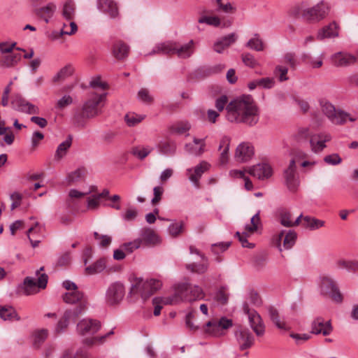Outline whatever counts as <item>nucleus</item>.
Returning <instances> with one entry per match:
<instances>
[{"label": "nucleus", "mask_w": 358, "mask_h": 358, "mask_svg": "<svg viewBox=\"0 0 358 358\" xmlns=\"http://www.w3.org/2000/svg\"><path fill=\"white\" fill-rule=\"evenodd\" d=\"M204 297L203 289L198 285L191 283H182L178 285L175 294L164 299L165 304H176L181 301H194Z\"/></svg>", "instance_id": "f257e3e1"}, {"label": "nucleus", "mask_w": 358, "mask_h": 358, "mask_svg": "<svg viewBox=\"0 0 358 358\" xmlns=\"http://www.w3.org/2000/svg\"><path fill=\"white\" fill-rule=\"evenodd\" d=\"M194 52V42L190 40L187 43L180 45L177 42L167 41L156 45L150 55L154 54L173 55L176 54L180 58H188Z\"/></svg>", "instance_id": "f03ea898"}, {"label": "nucleus", "mask_w": 358, "mask_h": 358, "mask_svg": "<svg viewBox=\"0 0 358 358\" xmlns=\"http://www.w3.org/2000/svg\"><path fill=\"white\" fill-rule=\"evenodd\" d=\"M329 11L328 4L321 1L312 7H308L302 3L295 8V14L309 22H317L325 18Z\"/></svg>", "instance_id": "7ed1b4c3"}, {"label": "nucleus", "mask_w": 358, "mask_h": 358, "mask_svg": "<svg viewBox=\"0 0 358 358\" xmlns=\"http://www.w3.org/2000/svg\"><path fill=\"white\" fill-rule=\"evenodd\" d=\"M42 270H43V267L36 271L37 281L31 277H27L24 279V295H34L38 293L41 289H45L48 276L45 273H41L40 271Z\"/></svg>", "instance_id": "20e7f679"}, {"label": "nucleus", "mask_w": 358, "mask_h": 358, "mask_svg": "<svg viewBox=\"0 0 358 358\" xmlns=\"http://www.w3.org/2000/svg\"><path fill=\"white\" fill-rule=\"evenodd\" d=\"M62 298L65 303L76 305L75 308L68 309L69 310L73 311L75 316H79L87 308V299L84 294L78 289L65 293Z\"/></svg>", "instance_id": "39448f33"}, {"label": "nucleus", "mask_w": 358, "mask_h": 358, "mask_svg": "<svg viewBox=\"0 0 358 358\" xmlns=\"http://www.w3.org/2000/svg\"><path fill=\"white\" fill-rule=\"evenodd\" d=\"M227 112H255L257 107L250 95H242L227 105Z\"/></svg>", "instance_id": "423d86ee"}, {"label": "nucleus", "mask_w": 358, "mask_h": 358, "mask_svg": "<svg viewBox=\"0 0 358 358\" xmlns=\"http://www.w3.org/2000/svg\"><path fill=\"white\" fill-rule=\"evenodd\" d=\"M320 289L322 294L329 296L336 303H341L343 296L336 282L327 275L320 277Z\"/></svg>", "instance_id": "0eeeda50"}, {"label": "nucleus", "mask_w": 358, "mask_h": 358, "mask_svg": "<svg viewBox=\"0 0 358 358\" xmlns=\"http://www.w3.org/2000/svg\"><path fill=\"white\" fill-rule=\"evenodd\" d=\"M283 178L287 188L291 192H296L300 184L299 174L296 172V159H292L283 172Z\"/></svg>", "instance_id": "6e6552de"}, {"label": "nucleus", "mask_w": 358, "mask_h": 358, "mask_svg": "<svg viewBox=\"0 0 358 358\" xmlns=\"http://www.w3.org/2000/svg\"><path fill=\"white\" fill-rule=\"evenodd\" d=\"M244 313L248 315L251 328L257 336H262L264 334L265 327L259 314L255 310H250L247 302L243 305Z\"/></svg>", "instance_id": "1a4fd4ad"}, {"label": "nucleus", "mask_w": 358, "mask_h": 358, "mask_svg": "<svg viewBox=\"0 0 358 358\" xmlns=\"http://www.w3.org/2000/svg\"><path fill=\"white\" fill-rule=\"evenodd\" d=\"M260 224V217H259V213H257L255 215H254L251 220H250V224H248L245 227V232H243L241 234L240 232L237 231L235 234V236H236L241 243L242 244V246L244 248H252L254 247V245L252 243H250L248 241V234H252L254 232H255L258 229V225Z\"/></svg>", "instance_id": "9d476101"}, {"label": "nucleus", "mask_w": 358, "mask_h": 358, "mask_svg": "<svg viewBox=\"0 0 358 358\" xmlns=\"http://www.w3.org/2000/svg\"><path fill=\"white\" fill-rule=\"evenodd\" d=\"M255 155L253 145L248 141L239 143L235 149L234 159L238 163L250 162Z\"/></svg>", "instance_id": "9b49d317"}, {"label": "nucleus", "mask_w": 358, "mask_h": 358, "mask_svg": "<svg viewBox=\"0 0 358 358\" xmlns=\"http://www.w3.org/2000/svg\"><path fill=\"white\" fill-rule=\"evenodd\" d=\"M226 119L231 123L253 126L258 122L259 117L258 113H226Z\"/></svg>", "instance_id": "f8f14e48"}, {"label": "nucleus", "mask_w": 358, "mask_h": 358, "mask_svg": "<svg viewBox=\"0 0 358 358\" xmlns=\"http://www.w3.org/2000/svg\"><path fill=\"white\" fill-rule=\"evenodd\" d=\"M125 294L124 285L120 282L112 284L106 292V301L109 305H115L120 303Z\"/></svg>", "instance_id": "ddd939ff"}, {"label": "nucleus", "mask_w": 358, "mask_h": 358, "mask_svg": "<svg viewBox=\"0 0 358 358\" xmlns=\"http://www.w3.org/2000/svg\"><path fill=\"white\" fill-rule=\"evenodd\" d=\"M247 172L258 178L259 180H266L273 175V169L270 164L262 163L254 165L247 169Z\"/></svg>", "instance_id": "4468645a"}, {"label": "nucleus", "mask_w": 358, "mask_h": 358, "mask_svg": "<svg viewBox=\"0 0 358 358\" xmlns=\"http://www.w3.org/2000/svg\"><path fill=\"white\" fill-rule=\"evenodd\" d=\"M101 323L96 320L83 319L77 324V331L80 335H92L98 331Z\"/></svg>", "instance_id": "2eb2a0df"}, {"label": "nucleus", "mask_w": 358, "mask_h": 358, "mask_svg": "<svg viewBox=\"0 0 358 358\" xmlns=\"http://www.w3.org/2000/svg\"><path fill=\"white\" fill-rule=\"evenodd\" d=\"M107 93L92 94L83 104V112H91L101 109L106 102Z\"/></svg>", "instance_id": "dca6fc26"}, {"label": "nucleus", "mask_w": 358, "mask_h": 358, "mask_svg": "<svg viewBox=\"0 0 358 358\" xmlns=\"http://www.w3.org/2000/svg\"><path fill=\"white\" fill-rule=\"evenodd\" d=\"M235 336L241 350L250 348L254 343V336L247 329H241L235 332Z\"/></svg>", "instance_id": "f3484780"}, {"label": "nucleus", "mask_w": 358, "mask_h": 358, "mask_svg": "<svg viewBox=\"0 0 358 358\" xmlns=\"http://www.w3.org/2000/svg\"><path fill=\"white\" fill-rule=\"evenodd\" d=\"M331 139L330 134L327 133H319L313 134L310 138V146L313 152H320L326 148V142Z\"/></svg>", "instance_id": "a211bd4d"}, {"label": "nucleus", "mask_w": 358, "mask_h": 358, "mask_svg": "<svg viewBox=\"0 0 358 358\" xmlns=\"http://www.w3.org/2000/svg\"><path fill=\"white\" fill-rule=\"evenodd\" d=\"M96 6L99 11L108 15L111 18L118 15V9L113 0H97Z\"/></svg>", "instance_id": "6ab92c4d"}, {"label": "nucleus", "mask_w": 358, "mask_h": 358, "mask_svg": "<svg viewBox=\"0 0 358 358\" xmlns=\"http://www.w3.org/2000/svg\"><path fill=\"white\" fill-rule=\"evenodd\" d=\"M89 192H83L76 189H71L69 191L67 197L66 199V205L67 208L72 211H76L78 208V202Z\"/></svg>", "instance_id": "aec40b11"}, {"label": "nucleus", "mask_w": 358, "mask_h": 358, "mask_svg": "<svg viewBox=\"0 0 358 358\" xmlns=\"http://www.w3.org/2000/svg\"><path fill=\"white\" fill-rule=\"evenodd\" d=\"M238 39V35L231 33L217 40L213 45V50L217 53H222L224 49L228 48Z\"/></svg>", "instance_id": "412c9836"}, {"label": "nucleus", "mask_w": 358, "mask_h": 358, "mask_svg": "<svg viewBox=\"0 0 358 358\" xmlns=\"http://www.w3.org/2000/svg\"><path fill=\"white\" fill-rule=\"evenodd\" d=\"M332 327L330 321L324 322L323 318L317 317L312 323L311 333L315 334H322L324 336H327L331 334Z\"/></svg>", "instance_id": "4be33fe9"}, {"label": "nucleus", "mask_w": 358, "mask_h": 358, "mask_svg": "<svg viewBox=\"0 0 358 358\" xmlns=\"http://www.w3.org/2000/svg\"><path fill=\"white\" fill-rule=\"evenodd\" d=\"M231 138L228 136H223L220 140L218 150L220 154V163L225 165L229 162V148Z\"/></svg>", "instance_id": "5701e85b"}, {"label": "nucleus", "mask_w": 358, "mask_h": 358, "mask_svg": "<svg viewBox=\"0 0 358 358\" xmlns=\"http://www.w3.org/2000/svg\"><path fill=\"white\" fill-rule=\"evenodd\" d=\"M332 63L336 66H346L354 64L356 57L347 52H339L331 57Z\"/></svg>", "instance_id": "b1692460"}, {"label": "nucleus", "mask_w": 358, "mask_h": 358, "mask_svg": "<svg viewBox=\"0 0 358 358\" xmlns=\"http://www.w3.org/2000/svg\"><path fill=\"white\" fill-rule=\"evenodd\" d=\"M138 238L142 239V245H155L160 241L158 235L150 228L141 229Z\"/></svg>", "instance_id": "393cba45"}, {"label": "nucleus", "mask_w": 358, "mask_h": 358, "mask_svg": "<svg viewBox=\"0 0 358 358\" xmlns=\"http://www.w3.org/2000/svg\"><path fill=\"white\" fill-rule=\"evenodd\" d=\"M283 238V247L286 250L291 249L296 243L297 234L294 230L282 231L278 237V241L280 243Z\"/></svg>", "instance_id": "a878e982"}, {"label": "nucleus", "mask_w": 358, "mask_h": 358, "mask_svg": "<svg viewBox=\"0 0 358 358\" xmlns=\"http://www.w3.org/2000/svg\"><path fill=\"white\" fill-rule=\"evenodd\" d=\"M205 140L194 138L193 143L185 145V150L191 155L199 156L205 151Z\"/></svg>", "instance_id": "bb28decb"}, {"label": "nucleus", "mask_w": 358, "mask_h": 358, "mask_svg": "<svg viewBox=\"0 0 358 358\" xmlns=\"http://www.w3.org/2000/svg\"><path fill=\"white\" fill-rule=\"evenodd\" d=\"M57 9V6L55 3L50 2L47 5L42 6L36 10V14L39 17L42 18L46 23H48L50 19L53 16Z\"/></svg>", "instance_id": "cd10ccee"}, {"label": "nucleus", "mask_w": 358, "mask_h": 358, "mask_svg": "<svg viewBox=\"0 0 358 358\" xmlns=\"http://www.w3.org/2000/svg\"><path fill=\"white\" fill-rule=\"evenodd\" d=\"M157 149L160 154L164 155H173L177 150L176 143L171 139L160 141L157 145Z\"/></svg>", "instance_id": "c85d7f7f"}, {"label": "nucleus", "mask_w": 358, "mask_h": 358, "mask_svg": "<svg viewBox=\"0 0 358 358\" xmlns=\"http://www.w3.org/2000/svg\"><path fill=\"white\" fill-rule=\"evenodd\" d=\"M334 124H343L348 122H354L357 118L351 113H324Z\"/></svg>", "instance_id": "c756f323"}, {"label": "nucleus", "mask_w": 358, "mask_h": 358, "mask_svg": "<svg viewBox=\"0 0 358 358\" xmlns=\"http://www.w3.org/2000/svg\"><path fill=\"white\" fill-rule=\"evenodd\" d=\"M338 35V26L335 22H332L329 25L324 27L318 31L317 38L318 40H323L327 38L335 37Z\"/></svg>", "instance_id": "7c9ffc66"}, {"label": "nucleus", "mask_w": 358, "mask_h": 358, "mask_svg": "<svg viewBox=\"0 0 358 358\" xmlns=\"http://www.w3.org/2000/svg\"><path fill=\"white\" fill-rule=\"evenodd\" d=\"M209 168V164L206 162H202L197 165L194 170V173L189 176V180L196 187H199V181L202 174Z\"/></svg>", "instance_id": "2f4dec72"}, {"label": "nucleus", "mask_w": 358, "mask_h": 358, "mask_svg": "<svg viewBox=\"0 0 358 358\" xmlns=\"http://www.w3.org/2000/svg\"><path fill=\"white\" fill-rule=\"evenodd\" d=\"M78 30L77 24L73 21H68V23H64L62 28L59 32H53L52 38L57 39L62 35H72Z\"/></svg>", "instance_id": "473e14b6"}, {"label": "nucleus", "mask_w": 358, "mask_h": 358, "mask_svg": "<svg viewBox=\"0 0 358 358\" xmlns=\"http://www.w3.org/2000/svg\"><path fill=\"white\" fill-rule=\"evenodd\" d=\"M78 316H75L72 310H66L62 317L59 320L57 327V332L63 331L68 327L71 320H75Z\"/></svg>", "instance_id": "72a5a7b5"}, {"label": "nucleus", "mask_w": 358, "mask_h": 358, "mask_svg": "<svg viewBox=\"0 0 358 358\" xmlns=\"http://www.w3.org/2000/svg\"><path fill=\"white\" fill-rule=\"evenodd\" d=\"M41 231V227L37 222L27 230V236L33 248L37 247L41 242L40 239L36 238Z\"/></svg>", "instance_id": "f704fd0d"}, {"label": "nucleus", "mask_w": 358, "mask_h": 358, "mask_svg": "<svg viewBox=\"0 0 358 358\" xmlns=\"http://www.w3.org/2000/svg\"><path fill=\"white\" fill-rule=\"evenodd\" d=\"M145 281H143L142 279H136L135 280V282L133 283L131 285L129 294H135L137 293H140L141 297L143 299H146L150 296H144V293L149 292V290H150V287H145Z\"/></svg>", "instance_id": "c9c22d12"}, {"label": "nucleus", "mask_w": 358, "mask_h": 358, "mask_svg": "<svg viewBox=\"0 0 358 358\" xmlns=\"http://www.w3.org/2000/svg\"><path fill=\"white\" fill-rule=\"evenodd\" d=\"M129 46L122 41L116 42L113 48V53L117 59H123L127 57L129 53Z\"/></svg>", "instance_id": "e433bc0d"}, {"label": "nucleus", "mask_w": 358, "mask_h": 358, "mask_svg": "<svg viewBox=\"0 0 358 358\" xmlns=\"http://www.w3.org/2000/svg\"><path fill=\"white\" fill-rule=\"evenodd\" d=\"M72 144V136H69L68 138L61 143L55 152V159L57 161L61 160L67 153L68 150Z\"/></svg>", "instance_id": "4c0bfd02"}, {"label": "nucleus", "mask_w": 358, "mask_h": 358, "mask_svg": "<svg viewBox=\"0 0 358 358\" xmlns=\"http://www.w3.org/2000/svg\"><path fill=\"white\" fill-rule=\"evenodd\" d=\"M74 72V69L71 64H67L62 68L53 77L52 80L55 83L62 82L70 77Z\"/></svg>", "instance_id": "58836bf2"}, {"label": "nucleus", "mask_w": 358, "mask_h": 358, "mask_svg": "<svg viewBox=\"0 0 358 358\" xmlns=\"http://www.w3.org/2000/svg\"><path fill=\"white\" fill-rule=\"evenodd\" d=\"M48 337V330L41 329L34 331L31 337L32 345L38 348Z\"/></svg>", "instance_id": "ea45409f"}, {"label": "nucleus", "mask_w": 358, "mask_h": 358, "mask_svg": "<svg viewBox=\"0 0 358 358\" xmlns=\"http://www.w3.org/2000/svg\"><path fill=\"white\" fill-rule=\"evenodd\" d=\"M76 13V4L73 1H66L63 6L62 16L67 20H73Z\"/></svg>", "instance_id": "a19ab883"}, {"label": "nucleus", "mask_w": 358, "mask_h": 358, "mask_svg": "<svg viewBox=\"0 0 358 358\" xmlns=\"http://www.w3.org/2000/svg\"><path fill=\"white\" fill-rule=\"evenodd\" d=\"M106 266V259L101 258L98 259L93 264L88 266L85 268L86 273L88 275H94L103 271Z\"/></svg>", "instance_id": "79ce46f5"}, {"label": "nucleus", "mask_w": 358, "mask_h": 358, "mask_svg": "<svg viewBox=\"0 0 358 358\" xmlns=\"http://www.w3.org/2000/svg\"><path fill=\"white\" fill-rule=\"evenodd\" d=\"M96 113H73L71 120L77 127H84L87 120L94 118Z\"/></svg>", "instance_id": "37998d69"}, {"label": "nucleus", "mask_w": 358, "mask_h": 358, "mask_svg": "<svg viewBox=\"0 0 358 358\" xmlns=\"http://www.w3.org/2000/svg\"><path fill=\"white\" fill-rule=\"evenodd\" d=\"M85 178V170L83 169H78L68 174L66 180L69 185L76 184L82 181Z\"/></svg>", "instance_id": "c03bdc74"}, {"label": "nucleus", "mask_w": 358, "mask_h": 358, "mask_svg": "<svg viewBox=\"0 0 358 358\" xmlns=\"http://www.w3.org/2000/svg\"><path fill=\"white\" fill-rule=\"evenodd\" d=\"M153 150L150 146H136L134 147L131 153L140 160L144 159Z\"/></svg>", "instance_id": "a18cd8bd"}, {"label": "nucleus", "mask_w": 358, "mask_h": 358, "mask_svg": "<svg viewBox=\"0 0 358 358\" xmlns=\"http://www.w3.org/2000/svg\"><path fill=\"white\" fill-rule=\"evenodd\" d=\"M324 221L312 217L310 216H305L303 218V226L305 228H308L310 230H315L324 226Z\"/></svg>", "instance_id": "49530a36"}, {"label": "nucleus", "mask_w": 358, "mask_h": 358, "mask_svg": "<svg viewBox=\"0 0 358 358\" xmlns=\"http://www.w3.org/2000/svg\"><path fill=\"white\" fill-rule=\"evenodd\" d=\"M268 315L273 324L280 329H286L285 323L280 321L278 311L276 308L270 306L268 308Z\"/></svg>", "instance_id": "de8ad7c7"}, {"label": "nucleus", "mask_w": 358, "mask_h": 358, "mask_svg": "<svg viewBox=\"0 0 358 358\" xmlns=\"http://www.w3.org/2000/svg\"><path fill=\"white\" fill-rule=\"evenodd\" d=\"M206 327L205 332L209 335L213 336H220L222 335L217 321H208L206 324Z\"/></svg>", "instance_id": "09e8293b"}, {"label": "nucleus", "mask_w": 358, "mask_h": 358, "mask_svg": "<svg viewBox=\"0 0 358 358\" xmlns=\"http://www.w3.org/2000/svg\"><path fill=\"white\" fill-rule=\"evenodd\" d=\"M145 115L138 113H126L124 120L129 127H134L144 120Z\"/></svg>", "instance_id": "8fccbe9b"}, {"label": "nucleus", "mask_w": 358, "mask_h": 358, "mask_svg": "<svg viewBox=\"0 0 358 358\" xmlns=\"http://www.w3.org/2000/svg\"><path fill=\"white\" fill-rule=\"evenodd\" d=\"M191 128V126L187 122H178L173 124L170 127V131L172 133H176L178 134H182L186 131H188Z\"/></svg>", "instance_id": "3c124183"}, {"label": "nucleus", "mask_w": 358, "mask_h": 358, "mask_svg": "<svg viewBox=\"0 0 358 358\" xmlns=\"http://www.w3.org/2000/svg\"><path fill=\"white\" fill-rule=\"evenodd\" d=\"M162 285V283L160 280L156 279H150L145 281V287H150V290L149 292H145L144 296H150L152 295L156 291L159 289Z\"/></svg>", "instance_id": "603ef678"}, {"label": "nucleus", "mask_w": 358, "mask_h": 358, "mask_svg": "<svg viewBox=\"0 0 358 358\" xmlns=\"http://www.w3.org/2000/svg\"><path fill=\"white\" fill-rule=\"evenodd\" d=\"M246 46L256 51H262L264 48L263 41L259 38L258 34H255L254 38L250 39Z\"/></svg>", "instance_id": "864d4df0"}, {"label": "nucleus", "mask_w": 358, "mask_h": 358, "mask_svg": "<svg viewBox=\"0 0 358 358\" xmlns=\"http://www.w3.org/2000/svg\"><path fill=\"white\" fill-rule=\"evenodd\" d=\"M280 222V224L286 227H293L292 220V214L287 210H281L279 213Z\"/></svg>", "instance_id": "5fc2aeb1"}, {"label": "nucleus", "mask_w": 358, "mask_h": 358, "mask_svg": "<svg viewBox=\"0 0 358 358\" xmlns=\"http://www.w3.org/2000/svg\"><path fill=\"white\" fill-rule=\"evenodd\" d=\"M312 136H313V134L310 132L308 128H301L299 129L296 134V140L301 143H305L307 142L310 143V138Z\"/></svg>", "instance_id": "6e6d98bb"}, {"label": "nucleus", "mask_w": 358, "mask_h": 358, "mask_svg": "<svg viewBox=\"0 0 358 358\" xmlns=\"http://www.w3.org/2000/svg\"><path fill=\"white\" fill-rule=\"evenodd\" d=\"M186 268L192 273L202 274L207 271L208 264L205 262L202 264H189L186 265Z\"/></svg>", "instance_id": "4d7b16f0"}, {"label": "nucleus", "mask_w": 358, "mask_h": 358, "mask_svg": "<svg viewBox=\"0 0 358 358\" xmlns=\"http://www.w3.org/2000/svg\"><path fill=\"white\" fill-rule=\"evenodd\" d=\"M73 103V98L70 95H64L61 99H59L56 104L55 108L57 110H64L68 106H70Z\"/></svg>", "instance_id": "13d9d810"}, {"label": "nucleus", "mask_w": 358, "mask_h": 358, "mask_svg": "<svg viewBox=\"0 0 358 358\" xmlns=\"http://www.w3.org/2000/svg\"><path fill=\"white\" fill-rule=\"evenodd\" d=\"M199 23H206L208 25H212L215 27L220 25V20L216 16H203L199 19Z\"/></svg>", "instance_id": "bf43d9fd"}, {"label": "nucleus", "mask_w": 358, "mask_h": 358, "mask_svg": "<svg viewBox=\"0 0 358 358\" xmlns=\"http://www.w3.org/2000/svg\"><path fill=\"white\" fill-rule=\"evenodd\" d=\"M183 227L184 223L182 222L173 223L169 227V234L173 237H176L182 233Z\"/></svg>", "instance_id": "052dcab7"}, {"label": "nucleus", "mask_w": 358, "mask_h": 358, "mask_svg": "<svg viewBox=\"0 0 358 358\" xmlns=\"http://www.w3.org/2000/svg\"><path fill=\"white\" fill-rule=\"evenodd\" d=\"M101 199L96 194H92L87 199V207L89 210H96L100 204Z\"/></svg>", "instance_id": "680f3d73"}, {"label": "nucleus", "mask_w": 358, "mask_h": 358, "mask_svg": "<svg viewBox=\"0 0 358 358\" xmlns=\"http://www.w3.org/2000/svg\"><path fill=\"white\" fill-rule=\"evenodd\" d=\"M142 245V239L136 238L133 241L124 243L122 248L129 253H131L134 250L139 248Z\"/></svg>", "instance_id": "e2e57ef3"}, {"label": "nucleus", "mask_w": 358, "mask_h": 358, "mask_svg": "<svg viewBox=\"0 0 358 358\" xmlns=\"http://www.w3.org/2000/svg\"><path fill=\"white\" fill-rule=\"evenodd\" d=\"M215 301L220 305H225L228 302L229 296L224 288L218 290L214 297Z\"/></svg>", "instance_id": "0e129e2a"}, {"label": "nucleus", "mask_w": 358, "mask_h": 358, "mask_svg": "<svg viewBox=\"0 0 358 358\" xmlns=\"http://www.w3.org/2000/svg\"><path fill=\"white\" fill-rule=\"evenodd\" d=\"M337 264L340 268H346L348 271H355L358 270V262L339 260Z\"/></svg>", "instance_id": "69168bd1"}, {"label": "nucleus", "mask_w": 358, "mask_h": 358, "mask_svg": "<svg viewBox=\"0 0 358 358\" xmlns=\"http://www.w3.org/2000/svg\"><path fill=\"white\" fill-rule=\"evenodd\" d=\"M164 192V189L162 185L156 186L153 188L154 196L151 200L152 205L157 204L162 200Z\"/></svg>", "instance_id": "338daca9"}, {"label": "nucleus", "mask_w": 358, "mask_h": 358, "mask_svg": "<svg viewBox=\"0 0 358 358\" xmlns=\"http://www.w3.org/2000/svg\"><path fill=\"white\" fill-rule=\"evenodd\" d=\"M245 302H247L248 304L250 303L255 306H259L262 304V299L256 292L251 290L248 293V296Z\"/></svg>", "instance_id": "774afa93"}]
</instances>
